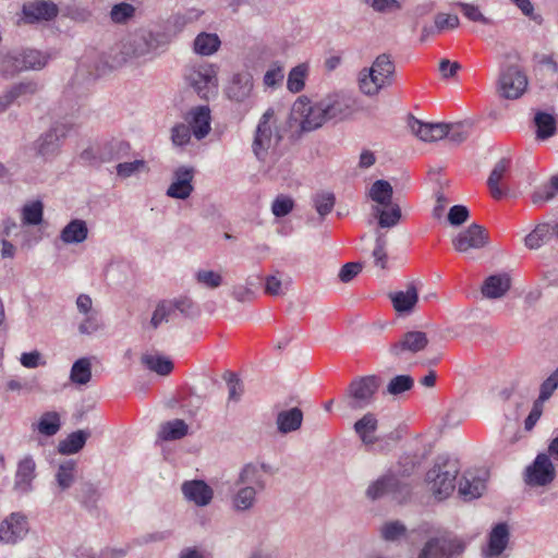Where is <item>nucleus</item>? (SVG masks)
Wrapping results in <instances>:
<instances>
[{"label": "nucleus", "instance_id": "603ef678", "mask_svg": "<svg viewBox=\"0 0 558 558\" xmlns=\"http://www.w3.org/2000/svg\"><path fill=\"white\" fill-rule=\"evenodd\" d=\"M374 211L378 215V225L381 228L395 227L401 219V209L398 205H393L390 210L375 207Z\"/></svg>", "mask_w": 558, "mask_h": 558}, {"label": "nucleus", "instance_id": "c756f323", "mask_svg": "<svg viewBox=\"0 0 558 558\" xmlns=\"http://www.w3.org/2000/svg\"><path fill=\"white\" fill-rule=\"evenodd\" d=\"M389 298L398 313H410L418 301V292L416 287L410 283L407 291L390 293Z\"/></svg>", "mask_w": 558, "mask_h": 558}, {"label": "nucleus", "instance_id": "e433bc0d", "mask_svg": "<svg viewBox=\"0 0 558 558\" xmlns=\"http://www.w3.org/2000/svg\"><path fill=\"white\" fill-rule=\"evenodd\" d=\"M508 168H509V160L506 158H502L495 165V167L493 168V170L488 177L487 185L490 190L492 196L496 199L501 198L504 195V192L501 191V189L499 187L498 184L501 181V179L504 178V175L506 174V172L508 171Z\"/></svg>", "mask_w": 558, "mask_h": 558}, {"label": "nucleus", "instance_id": "f257e3e1", "mask_svg": "<svg viewBox=\"0 0 558 558\" xmlns=\"http://www.w3.org/2000/svg\"><path fill=\"white\" fill-rule=\"evenodd\" d=\"M160 35L140 29L124 37L110 52V66L120 68L126 62L146 57L160 47Z\"/></svg>", "mask_w": 558, "mask_h": 558}, {"label": "nucleus", "instance_id": "2eb2a0df", "mask_svg": "<svg viewBox=\"0 0 558 558\" xmlns=\"http://www.w3.org/2000/svg\"><path fill=\"white\" fill-rule=\"evenodd\" d=\"M487 244L488 234L485 228L477 223H472L452 240L454 250L460 253H465L471 248L480 250Z\"/></svg>", "mask_w": 558, "mask_h": 558}, {"label": "nucleus", "instance_id": "5fc2aeb1", "mask_svg": "<svg viewBox=\"0 0 558 558\" xmlns=\"http://www.w3.org/2000/svg\"><path fill=\"white\" fill-rule=\"evenodd\" d=\"M368 5L374 12L380 14H389L401 10L402 5L399 0H360Z\"/></svg>", "mask_w": 558, "mask_h": 558}, {"label": "nucleus", "instance_id": "a18cd8bd", "mask_svg": "<svg viewBox=\"0 0 558 558\" xmlns=\"http://www.w3.org/2000/svg\"><path fill=\"white\" fill-rule=\"evenodd\" d=\"M141 360L148 369L161 376L169 375L173 369L172 362L161 356L144 354Z\"/></svg>", "mask_w": 558, "mask_h": 558}, {"label": "nucleus", "instance_id": "a211bd4d", "mask_svg": "<svg viewBox=\"0 0 558 558\" xmlns=\"http://www.w3.org/2000/svg\"><path fill=\"white\" fill-rule=\"evenodd\" d=\"M194 169L192 167L181 166L173 172V181L167 189V196L177 199H186L192 194L194 187L192 181Z\"/></svg>", "mask_w": 558, "mask_h": 558}, {"label": "nucleus", "instance_id": "09e8293b", "mask_svg": "<svg viewBox=\"0 0 558 558\" xmlns=\"http://www.w3.org/2000/svg\"><path fill=\"white\" fill-rule=\"evenodd\" d=\"M44 205L40 201L26 204L22 208V221L24 225L37 226L43 221Z\"/></svg>", "mask_w": 558, "mask_h": 558}, {"label": "nucleus", "instance_id": "79ce46f5", "mask_svg": "<svg viewBox=\"0 0 558 558\" xmlns=\"http://www.w3.org/2000/svg\"><path fill=\"white\" fill-rule=\"evenodd\" d=\"M558 193V175H553L548 183L538 186L531 195L534 205L551 201Z\"/></svg>", "mask_w": 558, "mask_h": 558}, {"label": "nucleus", "instance_id": "f03ea898", "mask_svg": "<svg viewBox=\"0 0 558 558\" xmlns=\"http://www.w3.org/2000/svg\"><path fill=\"white\" fill-rule=\"evenodd\" d=\"M234 486L236 489L231 497L232 508L238 512H246L255 507L257 496L266 489L267 482L262 478L259 469L245 464L240 470Z\"/></svg>", "mask_w": 558, "mask_h": 558}, {"label": "nucleus", "instance_id": "6ab92c4d", "mask_svg": "<svg viewBox=\"0 0 558 558\" xmlns=\"http://www.w3.org/2000/svg\"><path fill=\"white\" fill-rule=\"evenodd\" d=\"M428 344V338L425 332L413 330L405 332L399 341L391 344L389 352L401 357L404 353L415 354L424 350Z\"/></svg>", "mask_w": 558, "mask_h": 558}, {"label": "nucleus", "instance_id": "052dcab7", "mask_svg": "<svg viewBox=\"0 0 558 558\" xmlns=\"http://www.w3.org/2000/svg\"><path fill=\"white\" fill-rule=\"evenodd\" d=\"M102 323L98 312H93L85 315V318L78 325V332L81 335H93L102 328Z\"/></svg>", "mask_w": 558, "mask_h": 558}, {"label": "nucleus", "instance_id": "4468645a", "mask_svg": "<svg viewBox=\"0 0 558 558\" xmlns=\"http://www.w3.org/2000/svg\"><path fill=\"white\" fill-rule=\"evenodd\" d=\"M463 549V544L458 539L432 537L424 544L418 558H454Z\"/></svg>", "mask_w": 558, "mask_h": 558}, {"label": "nucleus", "instance_id": "412c9836", "mask_svg": "<svg viewBox=\"0 0 558 558\" xmlns=\"http://www.w3.org/2000/svg\"><path fill=\"white\" fill-rule=\"evenodd\" d=\"M181 489L185 499L199 507L209 505L214 497L213 488L202 480L186 481Z\"/></svg>", "mask_w": 558, "mask_h": 558}, {"label": "nucleus", "instance_id": "4be33fe9", "mask_svg": "<svg viewBox=\"0 0 558 558\" xmlns=\"http://www.w3.org/2000/svg\"><path fill=\"white\" fill-rule=\"evenodd\" d=\"M58 13L57 4L50 0H34L23 5V14L28 22L50 21Z\"/></svg>", "mask_w": 558, "mask_h": 558}, {"label": "nucleus", "instance_id": "c85d7f7f", "mask_svg": "<svg viewBox=\"0 0 558 558\" xmlns=\"http://www.w3.org/2000/svg\"><path fill=\"white\" fill-rule=\"evenodd\" d=\"M509 542V529L506 523H498L489 533L488 545L484 551L487 557L499 556Z\"/></svg>", "mask_w": 558, "mask_h": 558}, {"label": "nucleus", "instance_id": "5701e85b", "mask_svg": "<svg viewBox=\"0 0 558 558\" xmlns=\"http://www.w3.org/2000/svg\"><path fill=\"white\" fill-rule=\"evenodd\" d=\"M253 89V77L250 73H236L232 76L226 88V95L230 100L243 102L247 99Z\"/></svg>", "mask_w": 558, "mask_h": 558}, {"label": "nucleus", "instance_id": "c03bdc74", "mask_svg": "<svg viewBox=\"0 0 558 558\" xmlns=\"http://www.w3.org/2000/svg\"><path fill=\"white\" fill-rule=\"evenodd\" d=\"M536 136L539 140H546L556 133V120L554 116L546 112H537L534 118Z\"/></svg>", "mask_w": 558, "mask_h": 558}, {"label": "nucleus", "instance_id": "49530a36", "mask_svg": "<svg viewBox=\"0 0 558 558\" xmlns=\"http://www.w3.org/2000/svg\"><path fill=\"white\" fill-rule=\"evenodd\" d=\"M307 72L308 65L305 63H301L290 71L288 75L287 87L291 93H300L303 90Z\"/></svg>", "mask_w": 558, "mask_h": 558}, {"label": "nucleus", "instance_id": "f8f14e48", "mask_svg": "<svg viewBox=\"0 0 558 558\" xmlns=\"http://www.w3.org/2000/svg\"><path fill=\"white\" fill-rule=\"evenodd\" d=\"M555 477V465L549 456L544 452L538 453L524 472V481L526 485L532 487L547 486L553 483Z\"/></svg>", "mask_w": 558, "mask_h": 558}, {"label": "nucleus", "instance_id": "cd10ccee", "mask_svg": "<svg viewBox=\"0 0 558 558\" xmlns=\"http://www.w3.org/2000/svg\"><path fill=\"white\" fill-rule=\"evenodd\" d=\"M353 428L364 445L369 446L377 441L375 432L378 428V420L374 413L364 414L354 423Z\"/></svg>", "mask_w": 558, "mask_h": 558}, {"label": "nucleus", "instance_id": "bf43d9fd", "mask_svg": "<svg viewBox=\"0 0 558 558\" xmlns=\"http://www.w3.org/2000/svg\"><path fill=\"white\" fill-rule=\"evenodd\" d=\"M135 14V8L126 2L114 4L110 11V17L114 23L123 24L131 20Z\"/></svg>", "mask_w": 558, "mask_h": 558}, {"label": "nucleus", "instance_id": "864d4df0", "mask_svg": "<svg viewBox=\"0 0 558 558\" xmlns=\"http://www.w3.org/2000/svg\"><path fill=\"white\" fill-rule=\"evenodd\" d=\"M117 175L121 179H128L141 171H148L147 163L143 159L131 162H120L116 167Z\"/></svg>", "mask_w": 558, "mask_h": 558}, {"label": "nucleus", "instance_id": "4c0bfd02", "mask_svg": "<svg viewBox=\"0 0 558 558\" xmlns=\"http://www.w3.org/2000/svg\"><path fill=\"white\" fill-rule=\"evenodd\" d=\"M189 430L187 424L180 418L166 422L159 430V438L166 441L183 438Z\"/></svg>", "mask_w": 558, "mask_h": 558}, {"label": "nucleus", "instance_id": "dca6fc26", "mask_svg": "<svg viewBox=\"0 0 558 558\" xmlns=\"http://www.w3.org/2000/svg\"><path fill=\"white\" fill-rule=\"evenodd\" d=\"M28 532L27 519L20 512L11 513L0 524V541L5 544H15Z\"/></svg>", "mask_w": 558, "mask_h": 558}, {"label": "nucleus", "instance_id": "473e14b6", "mask_svg": "<svg viewBox=\"0 0 558 558\" xmlns=\"http://www.w3.org/2000/svg\"><path fill=\"white\" fill-rule=\"evenodd\" d=\"M221 46L219 36L215 33H199L193 43V50L196 54L207 57L218 51Z\"/></svg>", "mask_w": 558, "mask_h": 558}, {"label": "nucleus", "instance_id": "393cba45", "mask_svg": "<svg viewBox=\"0 0 558 558\" xmlns=\"http://www.w3.org/2000/svg\"><path fill=\"white\" fill-rule=\"evenodd\" d=\"M303 423V411L300 408L281 410L276 415V425L280 434H290L301 428Z\"/></svg>", "mask_w": 558, "mask_h": 558}, {"label": "nucleus", "instance_id": "3c124183", "mask_svg": "<svg viewBox=\"0 0 558 558\" xmlns=\"http://www.w3.org/2000/svg\"><path fill=\"white\" fill-rule=\"evenodd\" d=\"M173 313V304H170L169 301L163 300L160 301L153 313L149 325L153 329H157L162 323H167L170 319L171 314Z\"/></svg>", "mask_w": 558, "mask_h": 558}, {"label": "nucleus", "instance_id": "f3484780", "mask_svg": "<svg viewBox=\"0 0 558 558\" xmlns=\"http://www.w3.org/2000/svg\"><path fill=\"white\" fill-rule=\"evenodd\" d=\"M7 58L14 62L15 69L19 71H38L48 64L51 56L36 49H24L22 51L9 53Z\"/></svg>", "mask_w": 558, "mask_h": 558}, {"label": "nucleus", "instance_id": "7c9ffc66", "mask_svg": "<svg viewBox=\"0 0 558 558\" xmlns=\"http://www.w3.org/2000/svg\"><path fill=\"white\" fill-rule=\"evenodd\" d=\"M485 488V481L470 472H466L459 483V494L465 500L481 497Z\"/></svg>", "mask_w": 558, "mask_h": 558}, {"label": "nucleus", "instance_id": "774afa93", "mask_svg": "<svg viewBox=\"0 0 558 558\" xmlns=\"http://www.w3.org/2000/svg\"><path fill=\"white\" fill-rule=\"evenodd\" d=\"M420 460L416 456L405 454L402 456L398 463L397 477H409L418 466Z\"/></svg>", "mask_w": 558, "mask_h": 558}, {"label": "nucleus", "instance_id": "a878e982", "mask_svg": "<svg viewBox=\"0 0 558 558\" xmlns=\"http://www.w3.org/2000/svg\"><path fill=\"white\" fill-rule=\"evenodd\" d=\"M511 287V279L508 274L492 275L484 281L482 293L487 299H499L504 296Z\"/></svg>", "mask_w": 558, "mask_h": 558}, {"label": "nucleus", "instance_id": "0eeeda50", "mask_svg": "<svg viewBox=\"0 0 558 558\" xmlns=\"http://www.w3.org/2000/svg\"><path fill=\"white\" fill-rule=\"evenodd\" d=\"M274 109H267L262 116L252 144L253 153L260 161H265L269 151L275 149L281 141L278 131L274 132L270 120L274 118Z\"/></svg>", "mask_w": 558, "mask_h": 558}, {"label": "nucleus", "instance_id": "6e6552de", "mask_svg": "<svg viewBox=\"0 0 558 558\" xmlns=\"http://www.w3.org/2000/svg\"><path fill=\"white\" fill-rule=\"evenodd\" d=\"M329 121L341 122L361 110L357 99L350 93L338 92L320 99Z\"/></svg>", "mask_w": 558, "mask_h": 558}, {"label": "nucleus", "instance_id": "37998d69", "mask_svg": "<svg viewBox=\"0 0 558 558\" xmlns=\"http://www.w3.org/2000/svg\"><path fill=\"white\" fill-rule=\"evenodd\" d=\"M60 415L54 411L45 412L37 423L39 434L47 437L56 435L60 430Z\"/></svg>", "mask_w": 558, "mask_h": 558}, {"label": "nucleus", "instance_id": "ddd939ff", "mask_svg": "<svg viewBox=\"0 0 558 558\" xmlns=\"http://www.w3.org/2000/svg\"><path fill=\"white\" fill-rule=\"evenodd\" d=\"M527 87V77L517 65H510L500 73L498 93L506 99L520 98Z\"/></svg>", "mask_w": 558, "mask_h": 558}, {"label": "nucleus", "instance_id": "f704fd0d", "mask_svg": "<svg viewBox=\"0 0 558 558\" xmlns=\"http://www.w3.org/2000/svg\"><path fill=\"white\" fill-rule=\"evenodd\" d=\"M131 146L125 141H111L106 143L99 150V161L110 162L126 158L130 154Z\"/></svg>", "mask_w": 558, "mask_h": 558}, {"label": "nucleus", "instance_id": "bb28decb", "mask_svg": "<svg viewBox=\"0 0 558 558\" xmlns=\"http://www.w3.org/2000/svg\"><path fill=\"white\" fill-rule=\"evenodd\" d=\"M101 492L97 483L90 481L82 482L76 490V499L81 506L89 512L98 509Z\"/></svg>", "mask_w": 558, "mask_h": 558}, {"label": "nucleus", "instance_id": "e2e57ef3", "mask_svg": "<svg viewBox=\"0 0 558 558\" xmlns=\"http://www.w3.org/2000/svg\"><path fill=\"white\" fill-rule=\"evenodd\" d=\"M195 279L198 283L210 289H216L222 284L221 275L214 270L199 269L195 274Z\"/></svg>", "mask_w": 558, "mask_h": 558}, {"label": "nucleus", "instance_id": "7ed1b4c3", "mask_svg": "<svg viewBox=\"0 0 558 558\" xmlns=\"http://www.w3.org/2000/svg\"><path fill=\"white\" fill-rule=\"evenodd\" d=\"M459 472L460 464L457 459L438 456L433 468L426 473L425 483L435 498L444 500L453 493Z\"/></svg>", "mask_w": 558, "mask_h": 558}, {"label": "nucleus", "instance_id": "13d9d810", "mask_svg": "<svg viewBox=\"0 0 558 558\" xmlns=\"http://www.w3.org/2000/svg\"><path fill=\"white\" fill-rule=\"evenodd\" d=\"M409 128L421 141L433 142V123L423 122L411 116L409 120Z\"/></svg>", "mask_w": 558, "mask_h": 558}, {"label": "nucleus", "instance_id": "9d476101", "mask_svg": "<svg viewBox=\"0 0 558 558\" xmlns=\"http://www.w3.org/2000/svg\"><path fill=\"white\" fill-rule=\"evenodd\" d=\"M292 113L302 118L300 126L304 132L315 131L328 122L320 100L312 104L307 98H300L293 104Z\"/></svg>", "mask_w": 558, "mask_h": 558}, {"label": "nucleus", "instance_id": "2f4dec72", "mask_svg": "<svg viewBox=\"0 0 558 558\" xmlns=\"http://www.w3.org/2000/svg\"><path fill=\"white\" fill-rule=\"evenodd\" d=\"M88 228L82 219L71 220L61 231L60 239L65 244H80L87 239Z\"/></svg>", "mask_w": 558, "mask_h": 558}, {"label": "nucleus", "instance_id": "ea45409f", "mask_svg": "<svg viewBox=\"0 0 558 558\" xmlns=\"http://www.w3.org/2000/svg\"><path fill=\"white\" fill-rule=\"evenodd\" d=\"M92 378V363L88 357L76 360L71 368L70 379L77 385H86Z\"/></svg>", "mask_w": 558, "mask_h": 558}, {"label": "nucleus", "instance_id": "39448f33", "mask_svg": "<svg viewBox=\"0 0 558 558\" xmlns=\"http://www.w3.org/2000/svg\"><path fill=\"white\" fill-rule=\"evenodd\" d=\"M381 379L376 375H367L353 379L344 393V402L351 410H363L369 407L380 387Z\"/></svg>", "mask_w": 558, "mask_h": 558}, {"label": "nucleus", "instance_id": "58836bf2", "mask_svg": "<svg viewBox=\"0 0 558 558\" xmlns=\"http://www.w3.org/2000/svg\"><path fill=\"white\" fill-rule=\"evenodd\" d=\"M76 466L77 464L74 460H66L59 464L56 473V482L61 492L69 489L73 485Z\"/></svg>", "mask_w": 558, "mask_h": 558}, {"label": "nucleus", "instance_id": "de8ad7c7", "mask_svg": "<svg viewBox=\"0 0 558 558\" xmlns=\"http://www.w3.org/2000/svg\"><path fill=\"white\" fill-rule=\"evenodd\" d=\"M548 236L549 225L539 223L524 238V244L530 250H537L548 240Z\"/></svg>", "mask_w": 558, "mask_h": 558}, {"label": "nucleus", "instance_id": "680f3d73", "mask_svg": "<svg viewBox=\"0 0 558 558\" xmlns=\"http://www.w3.org/2000/svg\"><path fill=\"white\" fill-rule=\"evenodd\" d=\"M386 246H387V240L385 238V234H383V233L377 234L376 241H375V247H374L372 255L374 257L375 265L380 267L381 269H386V267H387L388 256H387V252H386Z\"/></svg>", "mask_w": 558, "mask_h": 558}, {"label": "nucleus", "instance_id": "b1692460", "mask_svg": "<svg viewBox=\"0 0 558 558\" xmlns=\"http://www.w3.org/2000/svg\"><path fill=\"white\" fill-rule=\"evenodd\" d=\"M193 135L197 140H203L210 132V109L208 106H198L193 108L186 118Z\"/></svg>", "mask_w": 558, "mask_h": 558}, {"label": "nucleus", "instance_id": "a19ab883", "mask_svg": "<svg viewBox=\"0 0 558 558\" xmlns=\"http://www.w3.org/2000/svg\"><path fill=\"white\" fill-rule=\"evenodd\" d=\"M39 90V85L35 81H24L14 84L8 89L14 102L28 100L33 95Z\"/></svg>", "mask_w": 558, "mask_h": 558}, {"label": "nucleus", "instance_id": "c9c22d12", "mask_svg": "<svg viewBox=\"0 0 558 558\" xmlns=\"http://www.w3.org/2000/svg\"><path fill=\"white\" fill-rule=\"evenodd\" d=\"M392 195H393L392 186L386 180L375 181L372 184V186L369 189V193H368V196L371 197L372 201H374L375 203H377L384 207H388L391 205Z\"/></svg>", "mask_w": 558, "mask_h": 558}, {"label": "nucleus", "instance_id": "338daca9", "mask_svg": "<svg viewBox=\"0 0 558 558\" xmlns=\"http://www.w3.org/2000/svg\"><path fill=\"white\" fill-rule=\"evenodd\" d=\"M558 387V368L553 372L541 385L537 401L544 403L547 401Z\"/></svg>", "mask_w": 558, "mask_h": 558}, {"label": "nucleus", "instance_id": "8fccbe9b", "mask_svg": "<svg viewBox=\"0 0 558 558\" xmlns=\"http://www.w3.org/2000/svg\"><path fill=\"white\" fill-rule=\"evenodd\" d=\"M336 203L335 194L331 192H319L313 196V204L320 217L327 216L331 213Z\"/></svg>", "mask_w": 558, "mask_h": 558}, {"label": "nucleus", "instance_id": "423d86ee", "mask_svg": "<svg viewBox=\"0 0 558 558\" xmlns=\"http://www.w3.org/2000/svg\"><path fill=\"white\" fill-rule=\"evenodd\" d=\"M185 81L202 98L209 100L218 92L217 69L214 64H198L187 69Z\"/></svg>", "mask_w": 558, "mask_h": 558}, {"label": "nucleus", "instance_id": "aec40b11", "mask_svg": "<svg viewBox=\"0 0 558 558\" xmlns=\"http://www.w3.org/2000/svg\"><path fill=\"white\" fill-rule=\"evenodd\" d=\"M36 477V463L32 456H25L19 461L14 475L13 490L25 495L33 490V481Z\"/></svg>", "mask_w": 558, "mask_h": 558}, {"label": "nucleus", "instance_id": "6e6d98bb", "mask_svg": "<svg viewBox=\"0 0 558 558\" xmlns=\"http://www.w3.org/2000/svg\"><path fill=\"white\" fill-rule=\"evenodd\" d=\"M414 386V380L410 375H397L387 385V393L397 396L408 390H411Z\"/></svg>", "mask_w": 558, "mask_h": 558}, {"label": "nucleus", "instance_id": "1a4fd4ad", "mask_svg": "<svg viewBox=\"0 0 558 558\" xmlns=\"http://www.w3.org/2000/svg\"><path fill=\"white\" fill-rule=\"evenodd\" d=\"M410 495V486L407 483L401 482L397 475L392 473L379 477L373 482L366 490V496L372 500L390 496L399 504L404 502Z\"/></svg>", "mask_w": 558, "mask_h": 558}, {"label": "nucleus", "instance_id": "4d7b16f0", "mask_svg": "<svg viewBox=\"0 0 558 558\" xmlns=\"http://www.w3.org/2000/svg\"><path fill=\"white\" fill-rule=\"evenodd\" d=\"M407 533V527L400 521L386 522L381 529L380 534L385 541L395 542L403 537Z\"/></svg>", "mask_w": 558, "mask_h": 558}, {"label": "nucleus", "instance_id": "72a5a7b5", "mask_svg": "<svg viewBox=\"0 0 558 558\" xmlns=\"http://www.w3.org/2000/svg\"><path fill=\"white\" fill-rule=\"evenodd\" d=\"M89 436L90 432L86 429L73 432L59 442L58 450L62 454H75L84 448Z\"/></svg>", "mask_w": 558, "mask_h": 558}, {"label": "nucleus", "instance_id": "9b49d317", "mask_svg": "<svg viewBox=\"0 0 558 558\" xmlns=\"http://www.w3.org/2000/svg\"><path fill=\"white\" fill-rule=\"evenodd\" d=\"M66 135V129L62 124L51 126L47 132L43 133L34 143L33 150L35 155L44 161L54 159L62 145V141Z\"/></svg>", "mask_w": 558, "mask_h": 558}, {"label": "nucleus", "instance_id": "20e7f679", "mask_svg": "<svg viewBox=\"0 0 558 558\" xmlns=\"http://www.w3.org/2000/svg\"><path fill=\"white\" fill-rule=\"evenodd\" d=\"M395 63L387 53L379 54L369 69H363L360 72L359 85L363 94L374 96L389 84V80L395 73Z\"/></svg>", "mask_w": 558, "mask_h": 558}, {"label": "nucleus", "instance_id": "0e129e2a", "mask_svg": "<svg viewBox=\"0 0 558 558\" xmlns=\"http://www.w3.org/2000/svg\"><path fill=\"white\" fill-rule=\"evenodd\" d=\"M465 125V122L448 123V133L446 137H448V140L454 145L463 143L469 136Z\"/></svg>", "mask_w": 558, "mask_h": 558}, {"label": "nucleus", "instance_id": "69168bd1", "mask_svg": "<svg viewBox=\"0 0 558 558\" xmlns=\"http://www.w3.org/2000/svg\"><path fill=\"white\" fill-rule=\"evenodd\" d=\"M228 385V398L230 401L238 402L240 401L243 392L244 386L242 381L238 378V376L233 373H228L225 376Z\"/></svg>", "mask_w": 558, "mask_h": 558}]
</instances>
